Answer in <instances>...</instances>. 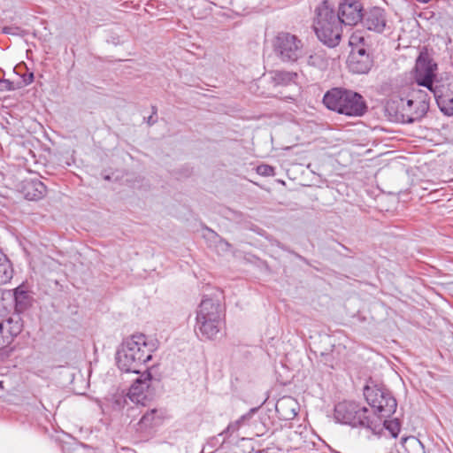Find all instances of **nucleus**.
Wrapping results in <instances>:
<instances>
[{
    "mask_svg": "<svg viewBox=\"0 0 453 453\" xmlns=\"http://www.w3.org/2000/svg\"><path fill=\"white\" fill-rule=\"evenodd\" d=\"M0 251H2V250L0 249Z\"/></svg>",
    "mask_w": 453,
    "mask_h": 453,
    "instance_id": "nucleus-39",
    "label": "nucleus"
},
{
    "mask_svg": "<svg viewBox=\"0 0 453 453\" xmlns=\"http://www.w3.org/2000/svg\"><path fill=\"white\" fill-rule=\"evenodd\" d=\"M244 418V417H242L239 420L234 422V423H230L227 427L219 434V435H222V434H232L233 433H234L235 431H237L240 427V425H241V422L242 420Z\"/></svg>",
    "mask_w": 453,
    "mask_h": 453,
    "instance_id": "nucleus-26",
    "label": "nucleus"
},
{
    "mask_svg": "<svg viewBox=\"0 0 453 453\" xmlns=\"http://www.w3.org/2000/svg\"><path fill=\"white\" fill-rule=\"evenodd\" d=\"M285 99H293L291 96H284Z\"/></svg>",
    "mask_w": 453,
    "mask_h": 453,
    "instance_id": "nucleus-37",
    "label": "nucleus"
},
{
    "mask_svg": "<svg viewBox=\"0 0 453 453\" xmlns=\"http://www.w3.org/2000/svg\"><path fill=\"white\" fill-rule=\"evenodd\" d=\"M13 83L10 81L9 80H0V91L4 90H13Z\"/></svg>",
    "mask_w": 453,
    "mask_h": 453,
    "instance_id": "nucleus-27",
    "label": "nucleus"
},
{
    "mask_svg": "<svg viewBox=\"0 0 453 453\" xmlns=\"http://www.w3.org/2000/svg\"><path fill=\"white\" fill-rule=\"evenodd\" d=\"M323 104L327 109L349 117H361L368 110L362 95L342 88L328 90L324 95Z\"/></svg>",
    "mask_w": 453,
    "mask_h": 453,
    "instance_id": "nucleus-6",
    "label": "nucleus"
},
{
    "mask_svg": "<svg viewBox=\"0 0 453 453\" xmlns=\"http://www.w3.org/2000/svg\"><path fill=\"white\" fill-rule=\"evenodd\" d=\"M11 344L10 340L7 339L6 335L3 332V326H0V349Z\"/></svg>",
    "mask_w": 453,
    "mask_h": 453,
    "instance_id": "nucleus-28",
    "label": "nucleus"
},
{
    "mask_svg": "<svg viewBox=\"0 0 453 453\" xmlns=\"http://www.w3.org/2000/svg\"><path fill=\"white\" fill-rule=\"evenodd\" d=\"M440 111L446 116H453V76L440 77L430 91Z\"/></svg>",
    "mask_w": 453,
    "mask_h": 453,
    "instance_id": "nucleus-12",
    "label": "nucleus"
},
{
    "mask_svg": "<svg viewBox=\"0 0 453 453\" xmlns=\"http://www.w3.org/2000/svg\"><path fill=\"white\" fill-rule=\"evenodd\" d=\"M296 77V73L286 71L278 72L274 76L275 85H287L288 83L294 81Z\"/></svg>",
    "mask_w": 453,
    "mask_h": 453,
    "instance_id": "nucleus-23",
    "label": "nucleus"
},
{
    "mask_svg": "<svg viewBox=\"0 0 453 453\" xmlns=\"http://www.w3.org/2000/svg\"><path fill=\"white\" fill-rule=\"evenodd\" d=\"M121 401H122V399H121V398L117 399V400L115 401V403L120 407V406H121Z\"/></svg>",
    "mask_w": 453,
    "mask_h": 453,
    "instance_id": "nucleus-36",
    "label": "nucleus"
},
{
    "mask_svg": "<svg viewBox=\"0 0 453 453\" xmlns=\"http://www.w3.org/2000/svg\"><path fill=\"white\" fill-rule=\"evenodd\" d=\"M273 50L277 58L286 64L298 63L304 56L303 41L288 32H280L274 37Z\"/></svg>",
    "mask_w": 453,
    "mask_h": 453,
    "instance_id": "nucleus-7",
    "label": "nucleus"
},
{
    "mask_svg": "<svg viewBox=\"0 0 453 453\" xmlns=\"http://www.w3.org/2000/svg\"><path fill=\"white\" fill-rule=\"evenodd\" d=\"M382 426L389 432L393 438H396L401 430V424L398 418H393L389 420L387 419V418H382L380 429H382ZM380 431L381 430H380L377 434H380Z\"/></svg>",
    "mask_w": 453,
    "mask_h": 453,
    "instance_id": "nucleus-22",
    "label": "nucleus"
},
{
    "mask_svg": "<svg viewBox=\"0 0 453 453\" xmlns=\"http://www.w3.org/2000/svg\"><path fill=\"white\" fill-rule=\"evenodd\" d=\"M284 403H285V402H284V401L278 402V403H276V411H277V412H280V407H282V405H283Z\"/></svg>",
    "mask_w": 453,
    "mask_h": 453,
    "instance_id": "nucleus-34",
    "label": "nucleus"
},
{
    "mask_svg": "<svg viewBox=\"0 0 453 453\" xmlns=\"http://www.w3.org/2000/svg\"><path fill=\"white\" fill-rule=\"evenodd\" d=\"M35 76L33 73H29L27 75L24 76V82L26 85H28L34 81Z\"/></svg>",
    "mask_w": 453,
    "mask_h": 453,
    "instance_id": "nucleus-30",
    "label": "nucleus"
},
{
    "mask_svg": "<svg viewBox=\"0 0 453 453\" xmlns=\"http://www.w3.org/2000/svg\"><path fill=\"white\" fill-rule=\"evenodd\" d=\"M156 349V343L148 342L143 334H133L124 340L117 350V365L123 372L139 374L140 367L152 359Z\"/></svg>",
    "mask_w": 453,
    "mask_h": 453,
    "instance_id": "nucleus-1",
    "label": "nucleus"
},
{
    "mask_svg": "<svg viewBox=\"0 0 453 453\" xmlns=\"http://www.w3.org/2000/svg\"><path fill=\"white\" fill-rule=\"evenodd\" d=\"M257 173L261 176H273L274 168L269 165H260L257 167Z\"/></svg>",
    "mask_w": 453,
    "mask_h": 453,
    "instance_id": "nucleus-25",
    "label": "nucleus"
},
{
    "mask_svg": "<svg viewBox=\"0 0 453 453\" xmlns=\"http://www.w3.org/2000/svg\"><path fill=\"white\" fill-rule=\"evenodd\" d=\"M162 411L156 408L147 410L137 423V430L146 432L158 425L161 420Z\"/></svg>",
    "mask_w": 453,
    "mask_h": 453,
    "instance_id": "nucleus-18",
    "label": "nucleus"
},
{
    "mask_svg": "<svg viewBox=\"0 0 453 453\" xmlns=\"http://www.w3.org/2000/svg\"><path fill=\"white\" fill-rule=\"evenodd\" d=\"M21 315V313L13 311L12 315L0 323V326H3L4 334L11 343L23 330L24 320Z\"/></svg>",
    "mask_w": 453,
    "mask_h": 453,
    "instance_id": "nucleus-16",
    "label": "nucleus"
},
{
    "mask_svg": "<svg viewBox=\"0 0 453 453\" xmlns=\"http://www.w3.org/2000/svg\"><path fill=\"white\" fill-rule=\"evenodd\" d=\"M11 300L10 289L0 288V314L7 311V303Z\"/></svg>",
    "mask_w": 453,
    "mask_h": 453,
    "instance_id": "nucleus-24",
    "label": "nucleus"
},
{
    "mask_svg": "<svg viewBox=\"0 0 453 453\" xmlns=\"http://www.w3.org/2000/svg\"><path fill=\"white\" fill-rule=\"evenodd\" d=\"M224 318L219 300L204 296L196 311V334L202 340H215L224 326Z\"/></svg>",
    "mask_w": 453,
    "mask_h": 453,
    "instance_id": "nucleus-3",
    "label": "nucleus"
},
{
    "mask_svg": "<svg viewBox=\"0 0 453 453\" xmlns=\"http://www.w3.org/2000/svg\"><path fill=\"white\" fill-rule=\"evenodd\" d=\"M420 95L418 99H406L399 96L390 98L385 106L388 118L395 122L411 124L420 121L429 110V97L427 94Z\"/></svg>",
    "mask_w": 453,
    "mask_h": 453,
    "instance_id": "nucleus-5",
    "label": "nucleus"
},
{
    "mask_svg": "<svg viewBox=\"0 0 453 453\" xmlns=\"http://www.w3.org/2000/svg\"><path fill=\"white\" fill-rule=\"evenodd\" d=\"M437 71V63L427 51H421L416 58L411 78L418 86L424 87L430 92L439 80Z\"/></svg>",
    "mask_w": 453,
    "mask_h": 453,
    "instance_id": "nucleus-9",
    "label": "nucleus"
},
{
    "mask_svg": "<svg viewBox=\"0 0 453 453\" xmlns=\"http://www.w3.org/2000/svg\"><path fill=\"white\" fill-rule=\"evenodd\" d=\"M157 122V119H154V115H150L148 119H147V123L149 126H152L153 124H155Z\"/></svg>",
    "mask_w": 453,
    "mask_h": 453,
    "instance_id": "nucleus-31",
    "label": "nucleus"
},
{
    "mask_svg": "<svg viewBox=\"0 0 453 453\" xmlns=\"http://www.w3.org/2000/svg\"><path fill=\"white\" fill-rule=\"evenodd\" d=\"M362 26L368 31L376 34H382L388 24L387 12L385 9L379 6H372L365 9L361 20Z\"/></svg>",
    "mask_w": 453,
    "mask_h": 453,
    "instance_id": "nucleus-14",
    "label": "nucleus"
},
{
    "mask_svg": "<svg viewBox=\"0 0 453 453\" xmlns=\"http://www.w3.org/2000/svg\"><path fill=\"white\" fill-rule=\"evenodd\" d=\"M159 382L160 380L155 378L150 370L147 369L134 381L129 388L127 396L133 403L144 407L147 402L151 398L155 388Z\"/></svg>",
    "mask_w": 453,
    "mask_h": 453,
    "instance_id": "nucleus-11",
    "label": "nucleus"
},
{
    "mask_svg": "<svg viewBox=\"0 0 453 453\" xmlns=\"http://www.w3.org/2000/svg\"><path fill=\"white\" fill-rule=\"evenodd\" d=\"M365 39L359 33H354L349 38L352 50L349 56L348 65L349 70L357 74L367 73L373 65L372 57L363 47Z\"/></svg>",
    "mask_w": 453,
    "mask_h": 453,
    "instance_id": "nucleus-10",
    "label": "nucleus"
},
{
    "mask_svg": "<svg viewBox=\"0 0 453 453\" xmlns=\"http://www.w3.org/2000/svg\"><path fill=\"white\" fill-rule=\"evenodd\" d=\"M320 356H321L322 357H324V358H325V360H324V361H325V363H326V364H327V363H328V361H329V359H330V357H331V355H330V354L324 353V352H321Z\"/></svg>",
    "mask_w": 453,
    "mask_h": 453,
    "instance_id": "nucleus-32",
    "label": "nucleus"
},
{
    "mask_svg": "<svg viewBox=\"0 0 453 453\" xmlns=\"http://www.w3.org/2000/svg\"><path fill=\"white\" fill-rule=\"evenodd\" d=\"M365 11L362 0H340L337 14L343 25L354 27L361 23Z\"/></svg>",
    "mask_w": 453,
    "mask_h": 453,
    "instance_id": "nucleus-13",
    "label": "nucleus"
},
{
    "mask_svg": "<svg viewBox=\"0 0 453 453\" xmlns=\"http://www.w3.org/2000/svg\"><path fill=\"white\" fill-rule=\"evenodd\" d=\"M306 63L308 65L318 68V69H325L327 66V59L323 51H318L311 54Z\"/></svg>",
    "mask_w": 453,
    "mask_h": 453,
    "instance_id": "nucleus-21",
    "label": "nucleus"
},
{
    "mask_svg": "<svg viewBox=\"0 0 453 453\" xmlns=\"http://www.w3.org/2000/svg\"><path fill=\"white\" fill-rule=\"evenodd\" d=\"M213 441H214V438H212V439L211 440V441H209V442L207 443V446H204V447H203V450H202V453H212V451H208V452H206V450H207V447H208V446H209V445H210Z\"/></svg>",
    "mask_w": 453,
    "mask_h": 453,
    "instance_id": "nucleus-33",
    "label": "nucleus"
},
{
    "mask_svg": "<svg viewBox=\"0 0 453 453\" xmlns=\"http://www.w3.org/2000/svg\"><path fill=\"white\" fill-rule=\"evenodd\" d=\"M342 22L328 0H323L314 10L312 27L318 39L328 48H335L342 41Z\"/></svg>",
    "mask_w": 453,
    "mask_h": 453,
    "instance_id": "nucleus-2",
    "label": "nucleus"
},
{
    "mask_svg": "<svg viewBox=\"0 0 453 453\" xmlns=\"http://www.w3.org/2000/svg\"><path fill=\"white\" fill-rule=\"evenodd\" d=\"M278 246H279L281 250H285V251H288V252H290V253H291V254H293L296 257H297L299 260H301V261H303V262H304V263H308L307 259H306L304 257H303L302 255H300V254H298V253H296V252H295V251H293V250H289L288 247H286L285 245H283V244H280V243H279V244H278Z\"/></svg>",
    "mask_w": 453,
    "mask_h": 453,
    "instance_id": "nucleus-29",
    "label": "nucleus"
},
{
    "mask_svg": "<svg viewBox=\"0 0 453 453\" xmlns=\"http://www.w3.org/2000/svg\"><path fill=\"white\" fill-rule=\"evenodd\" d=\"M284 418H285V419H290V418H291V417L284 416Z\"/></svg>",
    "mask_w": 453,
    "mask_h": 453,
    "instance_id": "nucleus-38",
    "label": "nucleus"
},
{
    "mask_svg": "<svg viewBox=\"0 0 453 453\" xmlns=\"http://www.w3.org/2000/svg\"><path fill=\"white\" fill-rule=\"evenodd\" d=\"M151 108H152V115H157V107L153 105Z\"/></svg>",
    "mask_w": 453,
    "mask_h": 453,
    "instance_id": "nucleus-35",
    "label": "nucleus"
},
{
    "mask_svg": "<svg viewBox=\"0 0 453 453\" xmlns=\"http://www.w3.org/2000/svg\"><path fill=\"white\" fill-rule=\"evenodd\" d=\"M334 417L341 424L365 428L373 434L380 430L381 420L372 410L355 401H342L334 406Z\"/></svg>",
    "mask_w": 453,
    "mask_h": 453,
    "instance_id": "nucleus-4",
    "label": "nucleus"
},
{
    "mask_svg": "<svg viewBox=\"0 0 453 453\" xmlns=\"http://www.w3.org/2000/svg\"><path fill=\"white\" fill-rule=\"evenodd\" d=\"M13 276V269L11 261L6 255L0 251V284H5Z\"/></svg>",
    "mask_w": 453,
    "mask_h": 453,
    "instance_id": "nucleus-19",
    "label": "nucleus"
},
{
    "mask_svg": "<svg viewBox=\"0 0 453 453\" xmlns=\"http://www.w3.org/2000/svg\"><path fill=\"white\" fill-rule=\"evenodd\" d=\"M364 395L372 412L380 418H389L396 411L397 402L391 392L383 386L366 385Z\"/></svg>",
    "mask_w": 453,
    "mask_h": 453,
    "instance_id": "nucleus-8",
    "label": "nucleus"
},
{
    "mask_svg": "<svg viewBox=\"0 0 453 453\" xmlns=\"http://www.w3.org/2000/svg\"><path fill=\"white\" fill-rule=\"evenodd\" d=\"M401 441L407 453H426L424 444L415 436L403 437Z\"/></svg>",
    "mask_w": 453,
    "mask_h": 453,
    "instance_id": "nucleus-20",
    "label": "nucleus"
},
{
    "mask_svg": "<svg viewBox=\"0 0 453 453\" xmlns=\"http://www.w3.org/2000/svg\"><path fill=\"white\" fill-rule=\"evenodd\" d=\"M10 292L9 302H13L15 312L24 314L33 306L35 299L27 285L22 283L14 289H10Z\"/></svg>",
    "mask_w": 453,
    "mask_h": 453,
    "instance_id": "nucleus-15",
    "label": "nucleus"
},
{
    "mask_svg": "<svg viewBox=\"0 0 453 453\" xmlns=\"http://www.w3.org/2000/svg\"><path fill=\"white\" fill-rule=\"evenodd\" d=\"M22 191L26 199L37 201L46 195L47 188L41 180L33 179L24 181Z\"/></svg>",
    "mask_w": 453,
    "mask_h": 453,
    "instance_id": "nucleus-17",
    "label": "nucleus"
}]
</instances>
